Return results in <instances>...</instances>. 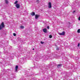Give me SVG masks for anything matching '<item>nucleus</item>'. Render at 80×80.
Here are the masks:
<instances>
[{
    "instance_id": "obj_1",
    "label": "nucleus",
    "mask_w": 80,
    "mask_h": 80,
    "mask_svg": "<svg viewBox=\"0 0 80 80\" xmlns=\"http://www.w3.org/2000/svg\"><path fill=\"white\" fill-rule=\"evenodd\" d=\"M4 27L5 26L4 25V22H2L0 26V30H2L3 28H4Z\"/></svg>"
},
{
    "instance_id": "obj_2",
    "label": "nucleus",
    "mask_w": 80,
    "mask_h": 80,
    "mask_svg": "<svg viewBox=\"0 0 80 80\" xmlns=\"http://www.w3.org/2000/svg\"><path fill=\"white\" fill-rule=\"evenodd\" d=\"M48 7L49 8H52V3L50 2H49Z\"/></svg>"
},
{
    "instance_id": "obj_3",
    "label": "nucleus",
    "mask_w": 80,
    "mask_h": 80,
    "mask_svg": "<svg viewBox=\"0 0 80 80\" xmlns=\"http://www.w3.org/2000/svg\"><path fill=\"white\" fill-rule=\"evenodd\" d=\"M60 35H65V32H63L62 33H59Z\"/></svg>"
},
{
    "instance_id": "obj_4",
    "label": "nucleus",
    "mask_w": 80,
    "mask_h": 80,
    "mask_svg": "<svg viewBox=\"0 0 80 80\" xmlns=\"http://www.w3.org/2000/svg\"><path fill=\"white\" fill-rule=\"evenodd\" d=\"M18 68V66H16L15 68V72H17V69Z\"/></svg>"
},
{
    "instance_id": "obj_5",
    "label": "nucleus",
    "mask_w": 80,
    "mask_h": 80,
    "mask_svg": "<svg viewBox=\"0 0 80 80\" xmlns=\"http://www.w3.org/2000/svg\"><path fill=\"white\" fill-rule=\"evenodd\" d=\"M20 4H17L16 5V7L17 8H20Z\"/></svg>"
},
{
    "instance_id": "obj_6",
    "label": "nucleus",
    "mask_w": 80,
    "mask_h": 80,
    "mask_svg": "<svg viewBox=\"0 0 80 80\" xmlns=\"http://www.w3.org/2000/svg\"><path fill=\"white\" fill-rule=\"evenodd\" d=\"M43 31L44 33H47V30L46 29H43Z\"/></svg>"
},
{
    "instance_id": "obj_7",
    "label": "nucleus",
    "mask_w": 80,
    "mask_h": 80,
    "mask_svg": "<svg viewBox=\"0 0 80 80\" xmlns=\"http://www.w3.org/2000/svg\"><path fill=\"white\" fill-rule=\"evenodd\" d=\"M31 15H32V16H34L35 15V12H32L31 13Z\"/></svg>"
},
{
    "instance_id": "obj_8",
    "label": "nucleus",
    "mask_w": 80,
    "mask_h": 80,
    "mask_svg": "<svg viewBox=\"0 0 80 80\" xmlns=\"http://www.w3.org/2000/svg\"><path fill=\"white\" fill-rule=\"evenodd\" d=\"M35 18L36 19H37V18H38V15L36 14L35 15Z\"/></svg>"
},
{
    "instance_id": "obj_9",
    "label": "nucleus",
    "mask_w": 80,
    "mask_h": 80,
    "mask_svg": "<svg viewBox=\"0 0 80 80\" xmlns=\"http://www.w3.org/2000/svg\"><path fill=\"white\" fill-rule=\"evenodd\" d=\"M5 2L7 4H8V0H5Z\"/></svg>"
},
{
    "instance_id": "obj_10",
    "label": "nucleus",
    "mask_w": 80,
    "mask_h": 80,
    "mask_svg": "<svg viewBox=\"0 0 80 80\" xmlns=\"http://www.w3.org/2000/svg\"><path fill=\"white\" fill-rule=\"evenodd\" d=\"M20 28H22V29L24 28V26H21L20 27Z\"/></svg>"
},
{
    "instance_id": "obj_11",
    "label": "nucleus",
    "mask_w": 80,
    "mask_h": 80,
    "mask_svg": "<svg viewBox=\"0 0 80 80\" xmlns=\"http://www.w3.org/2000/svg\"><path fill=\"white\" fill-rule=\"evenodd\" d=\"M17 3H18V1H16L14 3V4H17Z\"/></svg>"
},
{
    "instance_id": "obj_12",
    "label": "nucleus",
    "mask_w": 80,
    "mask_h": 80,
    "mask_svg": "<svg viewBox=\"0 0 80 80\" xmlns=\"http://www.w3.org/2000/svg\"><path fill=\"white\" fill-rule=\"evenodd\" d=\"M80 29H78V33H80Z\"/></svg>"
},
{
    "instance_id": "obj_13",
    "label": "nucleus",
    "mask_w": 80,
    "mask_h": 80,
    "mask_svg": "<svg viewBox=\"0 0 80 80\" xmlns=\"http://www.w3.org/2000/svg\"><path fill=\"white\" fill-rule=\"evenodd\" d=\"M49 38H52V35H50L49 36Z\"/></svg>"
},
{
    "instance_id": "obj_14",
    "label": "nucleus",
    "mask_w": 80,
    "mask_h": 80,
    "mask_svg": "<svg viewBox=\"0 0 80 80\" xmlns=\"http://www.w3.org/2000/svg\"><path fill=\"white\" fill-rule=\"evenodd\" d=\"M13 35L14 36H16V35H17L16 34V33H13Z\"/></svg>"
},
{
    "instance_id": "obj_15",
    "label": "nucleus",
    "mask_w": 80,
    "mask_h": 80,
    "mask_svg": "<svg viewBox=\"0 0 80 80\" xmlns=\"http://www.w3.org/2000/svg\"><path fill=\"white\" fill-rule=\"evenodd\" d=\"M41 44H43V43H44V42H43L42 41H41Z\"/></svg>"
},
{
    "instance_id": "obj_16",
    "label": "nucleus",
    "mask_w": 80,
    "mask_h": 80,
    "mask_svg": "<svg viewBox=\"0 0 80 80\" xmlns=\"http://www.w3.org/2000/svg\"><path fill=\"white\" fill-rule=\"evenodd\" d=\"M78 19L80 21V16L78 18Z\"/></svg>"
},
{
    "instance_id": "obj_17",
    "label": "nucleus",
    "mask_w": 80,
    "mask_h": 80,
    "mask_svg": "<svg viewBox=\"0 0 80 80\" xmlns=\"http://www.w3.org/2000/svg\"><path fill=\"white\" fill-rule=\"evenodd\" d=\"M58 66H59V67H61V66H62V64H59L58 65Z\"/></svg>"
},
{
    "instance_id": "obj_18",
    "label": "nucleus",
    "mask_w": 80,
    "mask_h": 80,
    "mask_svg": "<svg viewBox=\"0 0 80 80\" xmlns=\"http://www.w3.org/2000/svg\"><path fill=\"white\" fill-rule=\"evenodd\" d=\"M80 46V44L78 43V47H79V46Z\"/></svg>"
},
{
    "instance_id": "obj_19",
    "label": "nucleus",
    "mask_w": 80,
    "mask_h": 80,
    "mask_svg": "<svg viewBox=\"0 0 80 80\" xmlns=\"http://www.w3.org/2000/svg\"><path fill=\"white\" fill-rule=\"evenodd\" d=\"M47 28L48 29H49V28H50L49 26H47Z\"/></svg>"
},
{
    "instance_id": "obj_20",
    "label": "nucleus",
    "mask_w": 80,
    "mask_h": 80,
    "mask_svg": "<svg viewBox=\"0 0 80 80\" xmlns=\"http://www.w3.org/2000/svg\"><path fill=\"white\" fill-rule=\"evenodd\" d=\"M57 50H59V48H57Z\"/></svg>"
},
{
    "instance_id": "obj_21",
    "label": "nucleus",
    "mask_w": 80,
    "mask_h": 80,
    "mask_svg": "<svg viewBox=\"0 0 80 80\" xmlns=\"http://www.w3.org/2000/svg\"><path fill=\"white\" fill-rule=\"evenodd\" d=\"M75 11H74L73 12V13H75Z\"/></svg>"
},
{
    "instance_id": "obj_22",
    "label": "nucleus",
    "mask_w": 80,
    "mask_h": 80,
    "mask_svg": "<svg viewBox=\"0 0 80 80\" xmlns=\"http://www.w3.org/2000/svg\"><path fill=\"white\" fill-rule=\"evenodd\" d=\"M32 50H34V48H33V49H32Z\"/></svg>"
},
{
    "instance_id": "obj_23",
    "label": "nucleus",
    "mask_w": 80,
    "mask_h": 80,
    "mask_svg": "<svg viewBox=\"0 0 80 80\" xmlns=\"http://www.w3.org/2000/svg\"><path fill=\"white\" fill-rule=\"evenodd\" d=\"M29 76H30V75H28V77H29Z\"/></svg>"
},
{
    "instance_id": "obj_24",
    "label": "nucleus",
    "mask_w": 80,
    "mask_h": 80,
    "mask_svg": "<svg viewBox=\"0 0 80 80\" xmlns=\"http://www.w3.org/2000/svg\"><path fill=\"white\" fill-rule=\"evenodd\" d=\"M52 67H51V66H50V68H52Z\"/></svg>"
},
{
    "instance_id": "obj_25",
    "label": "nucleus",
    "mask_w": 80,
    "mask_h": 80,
    "mask_svg": "<svg viewBox=\"0 0 80 80\" xmlns=\"http://www.w3.org/2000/svg\"><path fill=\"white\" fill-rule=\"evenodd\" d=\"M0 46L1 47V45H0Z\"/></svg>"
},
{
    "instance_id": "obj_26",
    "label": "nucleus",
    "mask_w": 80,
    "mask_h": 80,
    "mask_svg": "<svg viewBox=\"0 0 80 80\" xmlns=\"http://www.w3.org/2000/svg\"><path fill=\"white\" fill-rule=\"evenodd\" d=\"M51 66H52V65H51Z\"/></svg>"
}]
</instances>
